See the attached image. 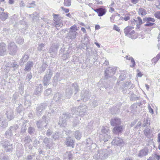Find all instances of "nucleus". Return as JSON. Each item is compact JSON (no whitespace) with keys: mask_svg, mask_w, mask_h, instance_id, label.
<instances>
[{"mask_svg":"<svg viewBox=\"0 0 160 160\" xmlns=\"http://www.w3.org/2000/svg\"><path fill=\"white\" fill-rule=\"evenodd\" d=\"M62 79V77L61 76L59 73H57L53 78L52 84L53 86H56L58 82Z\"/></svg>","mask_w":160,"mask_h":160,"instance_id":"obj_17","label":"nucleus"},{"mask_svg":"<svg viewBox=\"0 0 160 160\" xmlns=\"http://www.w3.org/2000/svg\"><path fill=\"white\" fill-rule=\"evenodd\" d=\"M133 27L131 26H128L126 27L124 30V32L126 36L132 38H133L132 35L134 33L135 31L133 30Z\"/></svg>","mask_w":160,"mask_h":160,"instance_id":"obj_13","label":"nucleus"},{"mask_svg":"<svg viewBox=\"0 0 160 160\" xmlns=\"http://www.w3.org/2000/svg\"><path fill=\"white\" fill-rule=\"evenodd\" d=\"M55 22L56 27L57 28L58 27H62V24L60 20Z\"/></svg>","mask_w":160,"mask_h":160,"instance_id":"obj_60","label":"nucleus"},{"mask_svg":"<svg viewBox=\"0 0 160 160\" xmlns=\"http://www.w3.org/2000/svg\"><path fill=\"white\" fill-rule=\"evenodd\" d=\"M0 159L1 160H9V158L8 156L2 153L0 155Z\"/></svg>","mask_w":160,"mask_h":160,"instance_id":"obj_45","label":"nucleus"},{"mask_svg":"<svg viewBox=\"0 0 160 160\" xmlns=\"http://www.w3.org/2000/svg\"><path fill=\"white\" fill-rule=\"evenodd\" d=\"M143 22H146V23L150 22H154L155 20L154 18H145L143 19Z\"/></svg>","mask_w":160,"mask_h":160,"instance_id":"obj_39","label":"nucleus"},{"mask_svg":"<svg viewBox=\"0 0 160 160\" xmlns=\"http://www.w3.org/2000/svg\"><path fill=\"white\" fill-rule=\"evenodd\" d=\"M79 123V121L77 119H75L73 122L72 125L73 127H76Z\"/></svg>","mask_w":160,"mask_h":160,"instance_id":"obj_63","label":"nucleus"},{"mask_svg":"<svg viewBox=\"0 0 160 160\" xmlns=\"http://www.w3.org/2000/svg\"><path fill=\"white\" fill-rule=\"evenodd\" d=\"M78 109L79 110V112H78V111L77 110L76 108L72 109V115H74V113H75L76 116L77 115L82 117L85 115L87 110V107L85 105H82L78 107ZM75 117H76L77 118H78L77 116H75Z\"/></svg>","mask_w":160,"mask_h":160,"instance_id":"obj_4","label":"nucleus"},{"mask_svg":"<svg viewBox=\"0 0 160 160\" xmlns=\"http://www.w3.org/2000/svg\"><path fill=\"white\" fill-rule=\"evenodd\" d=\"M86 144L90 146L91 145L93 144L92 141L90 138H88L86 139Z\"/></svg>","mask_w":160,"mask_h":160,"instance_id":"obj_58","label":"nucleus"},{"mask_svg":"<svg viewBox=\"0 0 160 160\" xmlns=\"http://www.w3.org/2000/svg\"><path fill=\"white\" fill-rule=\"evenodd\" d=\"M52 74L53 73L52 70L50 69H48L43 78V83L44 86H47L49 84L50 80Z\"/></svg>","mask_w":160,"mask_h":160,"instance_id":"obj_7","label":"nucleus"},{"mask_svg":"<svg viewBox=\"0 0 160 160\" xmlns=\"http://www.w3.org/2000/svg\"><path fill=\"white\" fill-rule=\"evenodd\" d=\"M33 65V63L32 61H28L26 64L24 70L25 71L29 72L31 70Z\"/></svg>","mask_w":160,"mask_h":160,"instance_id":"obj_29","label":"nucleus"},{"mask_svg":"<svg viewBox=\"0 0 160 160\" xmlns=\"http://www.w3.org/2000/svg\"><path fill=\"white\" fill-rule=\"evenodd\" d=\"M148 148L145 147L139 151L138 154V156L140 158L145 156L148 154Z\"/></svg>","mask_w":160,"mask_h":160,"instance_id":"obj_23","label":"nucleus"},{"mask_svg":"<svg viewBox=\"0 0 160 160\" xmlns=\"http://www.w3.org/2000/svg\"><path fill=\"white\" fill-rule=\"evenodd\" d=\"M19 105V106L17 108V110L18 113H20L23 110L24 108H23L21 104L20 103V104Z\"/></svg>","mask_w":160,"mask_h":160,"instance_id":"obj_52","label":"nucleus"},{"mask_svg":"<svg viewBox=\"0 0 160 160\" xmlns=\"http://www.w3.org/2000/svg\"><path fill=\"white\" fill-rule=\"evenodd\" d=\"M6 45L4 42L0 43V55L4 56L6 53Z\"/></svg>","mask_w":160,"mask_h":160,"instance_id":"obj_19","label":"nucleus"},{"mask_svg":"<svg viewBox=\"0 0 160 160\" xmlns=\"http://www.w3.org/2000/svg\"><path fill=\"white\" fill-rule=\"evenodd\" d=\"M78 30L77 26L76 25H73L70 27L69 32H77L76 31Z\"/></svg>","mask_w":160,"mask_h":160,"instance_id":"obj_51","label":"nucleus"},{"mask_svg":"<svg viewBox=\"0 0 160 160\" xmlns=\"http://www.w3.org/2000/svg\"><path fill=\"white\" fill-rule=\"evenodd\" d=\"M61 51L62 52L63 51V53L62 55V58L63 60H66L68 58H69L73 52V51L71 48H69L67 50H63V49L62 48Z\"/></svg>","mask_w":160,"mask_h":160,"instance_id":"obj_14","label":"nucleus"},{"mask_svg":"<svg viewBox=\"0 0 160 160\" xmlns=\"http://www.w3.org/2000/svg\"><path fill=\"white\" fill-rule=\"evenodd\" d=\"M18 129L17 125L11 126L9 129L7 130L5 132L6 137L7 138H10L12 136L14 132H16Z\"/></svg>","mask_w":160,"mask_h":160,"instance_id":"obj_9","label":"nucleus"},{"mask_svg":"<svg viewBox=\"0 0 160 160\" xmlns=\"http://www.w3.org/2000/svg\"><path fill=\"white\" fill-rule=\"evenodd\" d=\"M1 143L2 147L6 152H11L14 148L12 144L8 140L1 141Z\"/></svg>","mask_w":160,"mask_h":160,"instance_id":"obj_5","label":"nucleus"},{"mask_svg":"<svg viewBox=\"0 0 160 160\" xmlns=\"http://www.w3.org/2000/svg\"><path fill=\"white\" fill-rule=\"evenodd\" d=\"M119 108H118L117 107H112L111 109V112L112 114H116L118 112V111L119 109Z\"/></svg>","mask_w":160,"mask_h":160,"instance_id":"obj_47","label":"nucleus"},{"mask_svg":"<svg viewBox=\"0 0 160 160\" xmlns=\"http://www.w3.org/2000/svg\"><path fill=\"white\" fill-rule=\"evenodd\" d=\"M43 142L47 148H50L52 145L53 142L50 139L45 138L43 140Z\"/></svg>","mask_w":160,"mask_h":160,"instance_id":"obj_21","label":"nucleus"},{"mask_svg":"<svg viewBox=\"0 0 160 160\" xmlns=\"http://www.w3.org/2000/svg\"><path fill=\"white\" fill-rule=\"evenodd\" d=\"M147 13L146 10L142 8H140L138 10V14L139 15L143 17Z\"/></svg>","mask_w":160,"mask_h":160,"instance_id":"obj_36","label":"nucleus"},{"mask_svg":"<svg viewBox=\"0 0 160 160\" xmlns=\"http://www.w3.org/2000/svg\"><path fill=\"white\" fill-rule=\"evenodd\" d=\"M155 160H160V156L157 154H155L152 156Z\"/></svg>","mask_w":160,"mask_h":160,"instance_id":"obj_64","label":"nucleus"},{"mask_svg":"<svg viewBox=\"0 0 160 160\" xmlns=\"http://www.w3.org/2000/svg\"><path fill=\"white\" fill-rule=\"evenodd\" d=\"M8 48L9 53L11 55H14L17 52V47L14 42H11L8 44Z\"/></svg>","mask_w":160,"mask_h":160,"instance_id":"obj_11","label":"nucleus"},{"mask_svg":"<svg viewBox=\"0 0 160 160\" xmlns=\"http://www.w3.org/2000/svg\"><path fill=\"white\" fill-rule=\"evenodd\" d=\"M94 11L97 12L99 17H101L105 15L106 12V9L103 8H100L96 9H94Z\"/></svg>","mask_w":160,"mask_h":160,"instance_id":"obj_18","label":"nucleus"},{"mask_svg":"<svg viewBox=\"0 0 160 160\" xmlns=\"http://www.w3.org/2000/svg\"><path fill=\"white\" fill-rule=\"evenodd\" d=\"M150 120L148 118H144L143 123L142 124V126L144 128H147L150 127Z\"/></svg>","mask_w":160,"mask_h":160,"instance_id":"obj_32","label":"nucleus"},{"mask_svg":"<svg viewBox=\"0 0 160 160\" xmlns=\"http://www.w3.org/2000/svg\"><path fill=\"white\" fill-rule=\"evenodd\" d=\"M71 114L69 113L66 112L63 113L62 117L60 119L58 123L59 125L61 127H64L66 125V119L70 118L71 117H74L73 116H72Z\"/></svg>","mask_w":160,"mask_h":160,"instance_id":"obj_6","label":"nucleus"},{"mask_svg":"<svg viewBox=\"0 0 160 160\" xmlns=\"http://www.w3.org/2000/svg\"><path fill=\"white\" fill-rule=\"evenodd\" d=\"M72 154L70 152H67L64 155V157L65 159H67V160H69L72 159Z\"/></svg>","mask_w":160,"mask_h":160,"instance_id":"obj_37","label":"nucleus"},{"mask_svg":"<svg viewBox=\"0 0 160 160\" xmlns=\"http://www.w3.org/2000/svg\"><path fill=\"white\" fill-rule=\"evenodd\" d=\"M8 13L5 12H2L0 13V19L2 20H5L8 17Z\"/></svg>","mask_w":160,"mask_h":160,"instance_id":"obj_35","label":"nucleus"},{"mask_svg":"<svg viewBox=\"0 0 160 160\" xmlns=\"http://www.w3.org/2000/svg\"><path fill=\"white\" fill-rule=\"evenodd\" d=\"M112 144L113 145H116L120 147H122L124 145V142L123 140L121 138L118 137H115L113 139L112 142Z\"/></svg>","mask_w":160,"mask_h":160,"instance_id":"obj_15","label":"nucleus"},{"mask_svg":"<svg viewBox=\"0 0 160 160\" xmlns=\"http://www.w3.org/2000/svg\"><path fill=\"white\" fill-rule=\"evenodd\" d=\"M48 66L46 63L43 62L42 64L38 68V72L39 73H42L45 71Z\"/></svg>","mask_w":160,"mask_h":160,"instance_id":"obj_27","label":"nucleus"},{"mask_svg":"<svg viewBox=\"0 0 160 160\" xmlns=\"http://www.w3.org/2000/svg\"><path fill=\"white\" fill-rule=\"evenodd\" d=\"M17 42L19 44H22L24 42L23 39L22 38H19L17 40Z\"/></svg>","mask_w":160,"mask_h":160,"instance_id":"obj_59","label":"nucleus"},{"mask_svg":"<svg viewBox=\"0 0 160 160\" xmlns=\"http://www.w3.org/2000/svg\"><path fill=\"white\" fill-rule=\"evenodd\" d=\"M69 88L71 89L72 91V90H74L75 92V94H76L79 90L78 87L76 83H73L71 87Z\"/></svg>","mask_w":160,"mask_h":160,"instance_id":"obj_34","label":"nucleus"},{"mask_svg":"<svg viewBox=\"0 0 160 160\" xmlns=\"http://www.w3.org/2000/svg\"><path fill=\"white\" fill-rule=\"evenodd\" d=\"M45 45L43 43L40 44L38 46V50L39 51H44L45 50Z\"/></svg>","mask_w":160,"mask_h":160,"instance_id":"obj_48","label":"nucleus"},{"mask_svg":"<svg viewBox=\"0 0 160 160\" xmlns=\"http://www.w3.org/2000/svg\"><path fill=\"white\" fill-rule=\"evenodd\" d=\"M66 96L68 98H70L72 93V91L71 89L68 88L66 90Z\"/></svg>","mask_w":160,"mask_h":160,"instance_id":"obj_38","label":"nucleus"},{"mask_svg":"<svg viewBox=\"0 0 160 160\" xmlns=\"http://www.w3.org/2000/svg\"><path fill=\"white\" fill-rule=\"evenodd\" d=\"M42 86L41 84H39L36 86V88L34 92V93L37 95H39L42 89Z\"/></svg>","mask_w":160,"mask_h":160,"instance_id":"obj_31","label":"nucleus"},{"mask_svg":"<svg viewBox=\"0 0 160 160\" xmlns=\"http://www.w3.org/2000/svg\"><path fill=\"white\" fill-rule=\"evenodd\" d=\"M29 58V56L27 54H25L20 59L21 62L23 63L26 62L28 60Z\"/></svg>","mask_w":160,"mask_h":160,"instance_id":"obj_43","label":"nucleus"},{"mask_svg":"<svg viewBox=\"0 0 160 160\" xmlns=\"http://www.w3.org/2000/svg\"><path fill=\"white\" fill-rule=\"evenodd\" d=\"M109 129L108 127H103L101 129V132L99 135V138L101 141L106 142L110 138L108 135Z\"/></svg>","mask_w":160,"mask_h":160,"instance_id":"obj_3","label":"nucleus"},{"mask_svg":"<svg viewBox=\"0 0 160 160\" xmlns=\"http://www.w3.org/2000/svg\"><path fill=\"white\" fill-rule=\"evenodd\" d=\"M64 6L69 7L71 5V0H64Z\"/></svg>","mask_w":160,"mask_h":160,"instance_id":"obj_57","label":"nucleus"},{"mask_svg":"<svg viewBox=\"0 0 160 160\" xmlns=\"http://www.w3.org/2000/svg\"><path fill=\"white\" fill-rule=\"evenodd\" d=\"M6 114L7 118L9 120H11L14 118L13 110L11 108H8Z\"/></svg>","mask_w":160,"mask_h":160,"instance_id":"obj_24","label":"nucleus"},{"mask_svg":"<svg viewBox=\"0 0 160 160\" xmlns=\"http://www.w3.org/2000/svg\"><path fill=\"white\" fill-rule=\"evenodd\" d=\"M111 125L112 126H115L120 125L121 123L120 119L115 118L111 119L110 121Z\"/></svg>","mask_w":160,"mask_h":160,"instance_id":"obj_22","label":"nucleus"},{"mask_svg":"<svg viewBox=\"0 0 160 160\" xmlns=\"http://www.w3.org/2000/svg\"><path fill=\"white\" fill-rule=\"evenodd\" d=\"M116 69L115 67H109L107 68L105 71V78L107 79L112 77L115 74Z\"/></svg>","mask_w":160,"mask_h":160,"instance_id":"obj_10","label":"nucleus"},{"mask_svg":"<svg viewBox=\"0 0 160 160\" xmlns=\"http://www.w3.org/2000/svg\"><path fill=\"white\" fill-rule=\"evenodd\" d=\"M8 67L13 68L14 70H15L16 68H18L19 66L17 62H12L10 65Z\"/></svg>","mask_w":160,"mask_h":160,"instance_id":"obj_44","label":"nucleus"},{"mask_svg":"<svg viewBox=\"0 0 160 160\" xmlns=\"http://www.w3.org/2000/svg\"><path fill=\"white\" fill-rule=\"evenodd\" d=\"M19 95L18 93L16 92L12 96V101L14 103H16L18 98Z\"/></svg>","mask_w":160,"mask_h":160,"instance_id":"obj_46","label":"nucleus"},{"mask_svg":"<svg viewBox=\"0 0 160 160\" xmlns=\"http://www.w3.org/2000/svg\"><path fill=\"white\" fill-rule=\"evenodd\" d=\"M56 111V108L55 107H53L52 108H50L48 112L46 111L45 115L42 117V119L44 121L39 120L37 122V125L38 128H40L43 127H46L48 122V120L50 118V117Z\"/></svg>","mask_w":160,"mask_h":160,"instance_id":"obj_1","label":"nucleus"},{"mask_svg":"<svg viewBox=\"0 0 160 160\" xmlns=\"http://www.w3.org/2000/svg\"><path fill=\"white\" fill-rule=\"evenodd\" d=\"M32 74L31 72H30L28 73L26 77V78L25 79L26 82H29L30 80L32 78Z\"/></svg>","mask_w":160,"mask_h":160,"instance_id":"obj_53","label":"nucleus"},{"mask_svg":"<svg viewBox=\"0 0 160 160\" xmlns=\"http://www.w3.org/2000/svg\"><path fill=\"white\" fill-rule=\"evenodd\" d=\"M74 141L72 140L71 137H68L66 141V144L68 147H71L73 148L74 146Z\"/></svg>","mask_w":160,"mask_h":160,"instance_id":"obj_26","label":"nucleus"},{"mask_svg":"<svg viewBox=\"0 0 160 160\" xmlns=\"http://www.w3.org/2000/svg\"><path fill=\"white\" fill-rule=\"evenodd\" d=\"M45 95L47 96L51 95L52 94V92L51 88H48L46 89L44 92Z\"/></svg>","mask_w":160,"mask_h":160,"instance_id":"obj_50","label":"nucleus"},{"mask_svg":"<svg viewBox=\"0 0 160 160\" xmlns=\"http://www.w3.org/2000/svg\"><path fill=\"white\" fill-rule=\"evenodd\" d=\"M58 48L59 46L57 43H54L52 45L48 51V52L50 53L51 57L53 58L55 57Z\"/></svg>","mask_w":160,"mask_h":160,"instance_id":"obj_12","label":"nucleus"},{"mask_svg":"<svg viewBox=\"0 0 160 160\" xmlns=\"http://www.w3.org/2000/svg\"><path fill=\"white\" fill-rule=\"evenodd\" d=\"M150 127L145 128L143 131L144 135L148 138L151 137L150 134L152 132V131L150 128Z\"/></svg>","mask_w":160,"mask_h":160,"instance_id":"obj_30","label":"nucleus"},{"mask_svg":"<svg viewBox=\"0 0 160 160\" xmlns=\"http://www.w3.org/2000/svg\"><path fill=\"white\" fill-rule=\"evenodd\" d=\"M48 103L47 102H44L39 105L36 108V113L38 116L41 115L43 113V111L46 109Z\"/></svg>","mask_w":160,"mask_h":160,"instance_id":"obj_8","label":"nucleus"},{"mask_svg":"<svg viewBox=\"0 0 160 160\" xmlns=\"http://www.w3.org/2000/svg\"><path fill=\"white\" fill-rule=\"evenodd\" d=\"M28 133L31 135L34 134L35 132L34 128L32 127H30L28 129Z\"/></svg>","mask_w":160,"mask_h":160,"instance_id":"obj_56","label":"nucleus"},{"mask_svg":"<svg viewBox=\"0 0 160 160\" xmlns=\"http://www.w3.org/2000/svg\"><path fill=\"white\" fill-rule=\"evenodd\" d=\"M137 19H133V20L136 22H137V27H138V26L140 27V26L144 22H143V20H142L140 17H137Z\"/></svg>","mask_w":160,"mask_h":160,"instance_id":"obj_40","label":"nucleus"},{"mask_svg":"<svg viewBox=\"0 0 160 160\" xmlns=\"http://www.w3.org/2000/svg\"><path fill=\"white\" fill-rule=\"evenodd\" d=\"M62 95L58 92L55 94L53 96V100L56 102H60L62 98Z\"/></svg>","mask_w":160,"mask_h":160,"instance_id":"obj_28","label":"nucleus"},{"mask_svg":"<svg viewBox=\"0 0 160 160\" xmlns=\"http://www.w3.org/2000/svg\"><path fill=\"white\" fill-rule=\"evenodd\" d=\"M60 133L59 132H56L52 135V138L55 140L58 139L59 138Z\"/></svg>","mask_w":160,"mask_h":160,"instance_id":"obj_54","label":"nucleus"},{"mask_svg":"<svg viewBox=\"0 0 160 160\" xmlns=\"http://www.w3.org/2000/svg\"><path fill=\"white\" fill-rule=\"evenodd\" d=\"M155 17L157 18L160 19V11H157L154 14Z\"/></svg>","mask_w":160,"mask_h":160,"instance_id":"obj_62","label":"nucleus"},{"mask_svg":"<svg viewBox=\"0 0 160 160\" xmlns=\"http://www.w3.org/2000/svg\"><path fill=\"white\" fill-rule=\"evenodd\" d=\"M112 151L110 150L108 151L106 149H101L98 151L97 154H95L94 158L98 160H104L106 159L108 156H112Z\"/></svg>","mask_w":160,"mask_h":160,"instance_id":"obj_2","label":"nucleus"},{"mask_svg":"<svg viewBox=\"0 0 160 160\" xmlns=\"http://www.w3.org/2000/svg\"><path fill=\"white\" fill-rule=\"evenodd\" d=\"M90 97V94L88 90H83L81 93V98L83 101L86 102Z\"/></svg>","mask_w":160,"mask_h":160,"instance_id":"obj_16","label":"nucleus"},{"mask_svg":"<svg viewBox=\"0 0 160 160\" xmlns=\"http://www.w3.org/2000/svg\"><path fill=\"white\" fill-rule=\"evenodd\" d=\"M8 123L5 118L3 115L0 116V126L4 128L7 126Z\"/></svg>","mask_w":160,"mask_h":160,"instance_id":"obj_25","label":"nucleus"},{"mask_svg":"<svg viewBox=\"0 0 160 160\" xmlns=\"http://www.w3.org/2000/svg\"><path fill=\"white\" fill-rule=\"evenodd\" d=\"M137 108V105L136 104H133L131 107V111L132 112H134L135 111H136Z\"/></svg>","mask_w":160,"mask_h":160,"instance_id":"obj_55","label":"nucleus"},{"mask_svg":"<svg viewBox=\"0 0 160 160\" xmlns=\"http://www.w3.org/2000/svg\"><path fill=\"white\" fill-rule=\"evenodd\" d=\"M22 141H23L25 143H27L30 142L31 141V139L30 137L27 136L25 138H22Z\"/></svg>","mask_w":160,"mask_h":160,"instance_id":"obj_49","label":"nucleus"},{"mask_svg":"<svg viewBox=\"0 0 160 160\" xmlns=\"http://www.w3.org/2000/svg\"><path fill=\"white\" fill-rule=\"evenodd\" d=\"M92 56L93 59L94 60V61H96L98 59L97 52L95 50L92 51L91 52Z\"/></svg>","mask_w":160,"mask_h":160,"instance_id":"obj_42","label":"nucleus"},{"mask_svg":"<svg viewBox=\"0 0 160 160\" xmlns=\"http://www.w3.org/2000/svg\"><path fill=\"white\" fill-rule=\"evenodd\" d=\"M74 135L75 138L79 140L82 137V133L79 131L77 130L75 132Z\"/></svg>","mask_w":160,"mask_h":160,"instance_id":"obj_41","label":"nucleus"},{"mask_svg":"<svg viewBox=\"0 0 160 160\" xmlns=\"http://www.w3.org/2000/svg\"><path fill=\"white\" fill-rule=\"evenodd\" d=\"M78 34L77 32H69L68 33V39H73L76 38V35Z\"/></svg>","mask_w":160,"mask_h":160,"instance_id":"obj_33","label":"nucleus"},{"mask_svg":"<svg viewBox=\"0 0 160 160\" xmlns=\"http://www.w3.org/2000/svg\"><path fill=\"white\" fill-rule=\"evenodd\" d=\"M38 14L36 12H34L33 14L31 15V16H33L32 20L33 21H34L35 19H37L38 18Z\"/></svg>","mask_w":160,"mask_h":160,"instance_id":"obj_61","label":"nucleus"},{"mask_svg":"<svg viewBox=\"0 0 160 160\" xmlns=\"http://www.w3.org/2000/svg\"><path fill=\"white\" fill-rule=\"evenodd\" d=\"M123 130V126L122 125H118L115 126L112 130L113 133L116 134H118L121 133Z\"/></svg>","mask_w":160,"mask_h":160,"instance_id":"obj_20","label":"nucleus"}]
</instances>
